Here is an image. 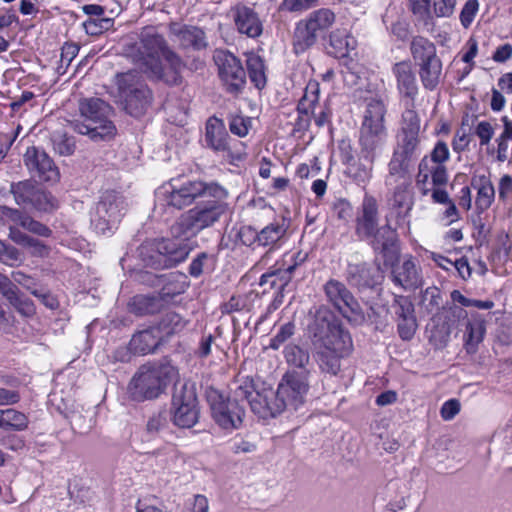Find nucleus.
Returning a JSON list of instances; mask_svg holds the SVG:
<instances>
[{
  "mask_svg": "<svg viewBox=\"0 0 512 512\" xmlns=\"http://www.w3.org/2000/svg\"><path fill=\"white\" fill-rule=\"evenodd\" d=\"M227 210V204L219 199H203L171 226L172 238L148 241L141 246L139 253L144 265L153 269H167L184 262L192 250L188 241L212 226Z\"/></svg>",
  "mask_w": 512,
  "mask_h": 512,
  "instance_id": "obj_1",
  "label": "nucleus"
},
{
  "mask_svg": "<svg viewBox=\"0 0 512 512\" xmlns=\"http://www.w3.org/2000/svg\"><path fill=\"white\" fill-rule=\"evenodd\" d=\"M309 313L312 320L308 324V332L319 368L322 372L337 375L340 359L349 355L353 348L350 333L325 305L314 307Z\"/></svg>",
  "mask_w": 512,
  "mask_h": 512,
  "instance_id": "obj_2",
  "label": "nucleus"
},
{
  "mask_svg": "<svg viewBox=\"0 0 512 512\" xmlns=\"http://www.w3.org/2000/svg\"><path fill=\"white\" fill-rule=\"evenodd\" d=\"M308 375V371H288L277 390L263 383L262 391H258V419L273 418L286 408L297 410L303 405L309 390Z\"/></svg>",
  "mask_w": 512,
  "mask_h": 512,
  "instance_id": "obj_3",
  "label": "nucleus"
},
{
  "mask_svg": "<svg viewBox=\"0 0 512 512\" xmlns=\"http://www.w3.org/2000/svg\"><path fill=\"white\" fill-rule=\"evenodd\" d=\"M237 382L239 385L234 391L235 398L233 400L217 389H210L207 392L212 417L220 427L226 430L237 429L243 422L245 411L240 401H247L251 409L254 410L253 394L256 391L254 378L243 375L241 371Z\"/></svg>",
  "mask_w": 512,
  "mask_h": 512,
  "instance_id": "obj_4",
  "label": "nucleus"
},
{
  "mask_svg": "<svg viewBox=\"0 0 512 512\" xmlns=\"http://www.w3.org/2000/svg\"><path fill=\"white\" fill-rule=\"evenodd\" d=\"M355 235L367 241L385 260H392L397 254L396 231L389 225L379 226L378 203L372 196L363 198L355 218Z\"/></svg>",
  "mask_w": 512,
  "mask_h": 512,
  "instance_id": "obj_5",
  "label": "nucleus"
},
{
  "mask_svg": "<svg viewBox=\"0 0 512 512\" xmlns=\"http://www.w3.org/2000/svg\"><path fill=\"white\" fill-rule=\"evenodd\" d=\"M226 194V190L216 183L173 178L157 189L156 204L182 209L198 199H207V196L221 198Z\"/></svg>",
  "mask_w": 512,
  "mask_h": 512,
  "instance_id": "obj_6",
  "label": "nucleus"
},
{
  "mask_svg": "<svg viewBox=\"0 0 512 512\" xmlns=\"http://www.w3.org/2000/svg\"><path fill=\"white\" fill-rule=\"evenodd\" d=\"M80 119L70 122L72 129L93 141L110 140L117 129L111 120L112 107L100 98H85L79 103Z\"/></svg>",
  "mask_w": 512,
  "mask_h": 512,
  "instance_id": "obj_7",
  "label": "nucleus"
},
{
  "mask_svg": "<svg viewBox=\"0 0 512 512\" xmlns=\"http://www.w3.org/2000/svg\"><path fill=\"white\" fill-rule=\"evenodd\" d=\"M177 375V369L169 364L144 365L131 379L128 392L135 401L155 399L164 392Z\"/></svg>",
  "mask_w": 512,
  "mask_h": 512,
  "instance_id": "obj_8",
  "label": "nucleus"
},
{
  "mask_svg": "<svg viewBox=\"0 0 512 512\" xmlns=\"http://www.w3.org/2000/svg\"><path fill=\"white\" fill-rule=\"evenodd\" d=\"M117 98L125 111L134 117L145 113L152 102V92L142 76L134 70L118 73L115 76Z\"/></svg>",
  "mask_w": 512,
  "mask_h": 512,
  "instance_id": "obj_9",
  "label": "nucleus"
},
{
  "mask_svg": "<svg viewBox=\"0 0 512 512\" xmlns=\"http://www.w3.org/2000/svg\"><path fill=\"white\" fill-rule=\"evenodd\" d=\"M125 198L114 190L103 192L90 213L91 226L96 233L112 234L125 215Z\"/></svg>",
  "mask_w": 512,
  "mask_h": 512,
  "instance_id": "obj_10",
  "label": "nucleus"
},
{
  "mask_svg": "<svg viewBox=\"0 0 512 512\" xmlns=\"http://www.w3.org/2000/svg\"><path fill=\"white\" fill-rule=\"evenodd\" d=\"M336 16L328 8L312 11L300 20L295 27L293 47L296 54L303 53L312 47L319 36L325 34L334 24Z\"/></svg>",
  "mask_w": 512,
  "mask_h": 512,
  "instance_id": "obj_11",
  "label": "nucleus"
},
{
  "mask_svg": "<svg viewBox=\"0 0 512 512\" xmlns=\"http://www.w3.org/2000/svg\"><path fill=\"white\" fill-rule=\"evenodd\" d=\"M420 153V137L396 134L392 156L388 163L386 184L391 185L398 179H404Z\"/></svg>",
  "mask_w": 512,
  "mask_h": 512,
  "instance_id": "obj_12",
  "label": "nucleus"
},
{
  "mask_svg": "<svg viewBox=\"0 0 512 512\" xmlns=\"http://www.w3.org/2000/svg\"><path fill=\"white\" fill-rule=\"evenodd\" d=\"M171 413L173 423L180 428H191L197 423L199 409L194 384L175 385Z\"/></svg>",
  "mask_w": 512,
  "mask_h": 512,
  "instance_id": "obj_13",
  "label": "nucleus"
},
{
  "mask_svg": "<svg viewBox=\"0 0 512 512\" xmlns=\"http://www.w3.org/2000/svg\"><path fill=\"white\" fill-rule=\"evenodd\" d=\"M167 45L162 35L152 29H146L142 32L140 41L135 47L134 61L145 67V71L150 76H159L161 75L159 56L162 55Z\"/></svg>",
  "mask_w": 512,
  "mask_h": 512,
  "instance_id": "obj_14",
  "label": "nucleus"
},
{
  "mask_svg": "<svg viewBox=\"0 0 512 512\" xmlns=\"http://www.w3.org/2000/svg\"><path fill=\"white\" fill-rule=\"evenodd\" d=\"M327 300L348 320L363 318V311L345 284L330 279L323 287Z\"/></svg>",
  "mask_w": 512,
  "mask_h": 512,
  "instance_id": "obj_15",
  "label": "nucleus"
},
{
  "mask_svg": "<svg viewBox=\"0 0 512 512\" xmlns=\"http://www.w3.org/2000/svg\"><path fill=\"white\" fill-rule=\"evenodd\" d=\"M213 58L227 91L239 92L246 83V73L239 60L226 50H216Z\"/></svg>",
  "mask_w": 512,
  "mask_h": 512,
  "instance_id": "obj_16",
  "label": "nucleus"
},
{
  "mask_svg": "<svg viewBox=\"0 0 512 512\" xmlns=\"http://www.w3.org/2000/svg\"><path fill=\"white\" fill-rule=\"evenodd\" d=\"M387 143V128L360 126L358 146L362 159L376 161L384 153Z\"/></svg>",
  "mask_w": 512,
  "mask_h": 512,
  "instance_id": "obj_17",
  "label": "nucleus"
},
{
  "mask_svg": "<svg viewBox=\"0 0 512 512\" xmlns=\"http://www.w3.org/2000/svg\"><path fill=\"white\" fill-rule=\"evenodd\" d=\"M23 160L32 175L41 181L56 182L60 177L54 161L43 149L35 146L27 148Z\"/></svg>",
  "mask_w": 512,
  "mask_h": 512,
  "instance_id": "obj_18",
  "label": "nucleus"
},
{
  "mask_svg": "<svg viewBox=\"0 0 512 512\" xmlns=\"http://www.w3.org/2000/svg\"><path fill=\"white\" fill-rule=\"evenodd\" d=\"M392 74L396 81V89L402 103L415 102L419 86L416 74L409 60L400 61L392 66Z\"/></svg>",
  "mask_w": 512,
  "mask_h": 512,
  "instance_id": "obj_19",
  "label": "nucleus"
},
{
  "mask_svg": "<svg viewBox=\"0 0 512 512\" xmlns=\"http://www.w3.org/2000/svg\"><path fill=\"white\" fill-rule=\"evenodd\" d=\"M169 32L181 49L199 51L208 46L206 34L200 27L173 22L169 25Z\"/></svg>",
  "mask_w": 512,
  "mask_h": 512,
  "instance_id": "obj_20",
  "label": "nucleus"
},
{
  "mask_svg": "<svg viewBox=\"0 0 512 512\" xmlns=\"http://www.w3.org/2000/svg\"><path fill=\"white\" fill-rule=\"evenodd\" d=\"M348 283L358 290L373 289L383 281L380 267L368 264H351L347 269Z\"/></svg>",
  "mask_w": 512,
  "mask_h": 512,
  "instance_id": "obj_21",
  "label": "nucleus"
},
{
  "mask_svg": "<svg viewBox=\"0 0 512 512\" xmlns=\"http://www.w3.org/2000/svg\"><path fill=\"white\" fill-rule=\"evenodd\" d=\"M319 93V83L317 81H309L297 106L298 118L295 122V129L297 131H305L309 127L310 115L315 114Z\"/></svg>",
  "mask_w": 512,
  "mask_h": 512,
  "instance_id": "obj_22",
  "label": "nucleus"
},
{
  "mask_svg": "<svg viewBox=\"0 0 512 512\" xmlns=\"http://www.w3.org/2000/svg\"><path fill=\"white\" fill-rule=\"evenodd\" d=\"M430 178L435 186L445 185L448 181L447 168L446 165L432 162L430 159L423 157L418 164L416 175V184L423 194H427L429 191L427 184Z\"/></svg>",
  "mask_w": 512,
  "mask_h": 512,
  "instance_id": "obj_23",
  "label": "nucleus"
},
{
  "mask_svg": "<svg viewBox=\"0 0 512 512\" xmlns=\"http://www.w3.org/2000/svg\"><path fill=\"white\" fill-rule=\"evenodd\" d=\"M0 293L19 314L25 317L35 314L33 301L24 296L12 280L2 273H0Z\"/></svg>",
  "mask_w": 512,
  "mask_h": 512,
  "instance_id": "obj_24",
  "label": "nucleus"
},
{
  "mask_svg": "<svg viewBox=\"0 0 512 512\" xmlns=\"http://www.w3.org/2000/svg\"><path fill=\"white\" fill-rule=\"evenodd\" d=\"M392 281L405 290L416 289L422 284V276L411 257L393 266Z\"/></svg>",
  "mask_w": 512,
  "mask_h": 512,
  "instance_id": "obj_25",
  "label": "nucleus"
},
{
  "mask_svg": "<svg viewBox=\"0 0 512 512\" xmlns=\"http://www.w3.org/2000/svg\"><path fill=\"white\" fill-rule=\"evenodd\" d=\"M486 333V319L483 314L471 312L466 322L464 346L468 353H475Z\"/></svg>",
  "mask_w": 512,
  "mask_h": 512,
  "instance_id": "obj_26",
  "label": "nucleus"
},
{
  "mask_svg": "<svg viewBox=\"0 0 512 512\" xmlns=\"http://www.w3.org/2000/svg\"><path fill=\"white\" fill-rule=\"evenodd\" d=\"M386 114L387 104L381 96L366 98L361 126L387 128Z\"/></svg>",
  "mask_w": 512,
  "mask_h": 512,
  "instance_id": "obj_27",
  "label": "nucleus"
},
{
  "mask_svg": "<svg viewBox=\"0 0 512 512\" xmlns=\"http://www.w3.org/2000/svg\"><path fill=\"white\" fill-rule=\"evenodd\" d=\"M162 341L161 335L155 327L140 331L133 335L129 348L136 354L146 355L153 353Z\"/></svg>",
  "mask_w": 512,
  "mask_h": 512,
  "instance_id": "obj_28",
  "label": "nucleus"
},
{
  "mask_svg": "<svg viewBox=\"0 0 512 512\" xmlns=\"http://www.w3.org/2000/svg\"><path fill=\"white\" fill-rule=\"evenodd\" d=\"M229 135L222 120L212 117L206 123L205 141L215 151L228 150Z\"/></svg>",
  "mask_w": 512,
  "mask_h": 512,
  "instance_id": "obj_29",
  "label": "nucleus"
},
{
  "mask_svg": "<svg viewBox=\"0 0 512 512\" xmlns=\"http://www.w3.org/2000/svg\"><path fill=\"white\" fill-rule=\"evenodd\" d=\"M161 56L164 58V60L168 64L169 68L164 69L161 66V75L152 76V77L157 80H162L169 85L179 84L181 82L180 72L184 66L182 59L168 45L165 48V50Z\"/></svg>",
  "mask_w": 512,
  "mask_h": 512,
  "instance_id": "obj_30",
  "label": "nucleus"
},
{
  "mask_svg": "<svg viewBox=\"0 0 512 512\" xmlns=\"http://www.w3.org/2000/svg\"><path fill=\"white\" fill-rule=\"evenodd\" d=\"M442 61L439 57L419 63V76L425 89L433 91L440 82Z\"/></svg>",
  "mask_w": 512,
  "mask_h": 512,
  "instance_id": "obj_31",
  "label": "nucleus"
},
{
  "mask_svg": "<svg viewBox=\"0 0 512 512\" xmlns=\"http://www.w3.org/2000/svg\"><path fill=\"white\" fill-rule=\"evenodd\" d=\"M355 40L345 30L337 29L330 34L328 53L335 58H344L354 49Z\"/></svg>",
  "mask_w": 512,
  "mask_h": 512,
  "instance_id": "obj_32",
  "label": "nucleus"
},
{
  "mask_svg": "<svg viewBox=\"0 0 512 512\" xmlns=\"http://www.w3.org/2000/svg\"><path fill=\"white\" fill-rule=\"evenodd\" d=\"M374 162L362 159L359 151L358 159H354L346 165V174L357 184H366L372 178Z\"/></svg>",
  "mask_w": 512,
  "mask_h": 512,
  "instance_id": "obj_33",
  "label": "nucleus"
},
{
  "mask_svg": "<svg viewBox=\"0 0 512 512\" xmlns=\"http://www.w3.org/2000/svg\"><path fill=\"white\" fill-rule=\"evenodd\" d=\"M410 52L416 63H423L437 58L436 46L423 36H414L410 43Z\"/></svg>",
  "mask_w": 512,
  "mask_h": 512,
  "instance_id": "obj_34",
  "label": "nucleus"
},
{
  "mask_svg": "<svg viewBox=\"0 0 512 512\" xmlns=\"http://www.w3.org/2000/svg\"><path fill=\"white\" fill-rule=\"evenodd\" d=\"M287 225L285 219L281 217L275 220L273 223L265 226L260 232H258V245L270 246L271 251L278 241L285 235Z\"/></svg>",
  "mask_w": 512,
  "mask_h": 512,
  "instance_id": "obj_35",
  "label": "nucleus"
},
{
  "mask_svg": "<svg viewBox=\"0 0 512 512\" xmlns=\"http://www.w3.org/2000/svg\"><path fill=\"white\" fill-rule=\"evenodd\" d=\"M472 184L477 189V196L475 200L476 208L479 212H484L494 201V186L486 176H480L478 180H473Z\"/></svg>",
  "mask_w": 512,
  "mask_h": 512,
  "instance_id": "obj_36",
  "label": "nucleus"
},
{
  "mask_svg": "<svg viewBox=\"0 0 512 512\" xmlns=\"http://www.w3.org/2000/svg\"><path fill=\"white\" fill-rule=\"evenodd\" d=\"M405 110L401 116L397 135L420 137V117L415 110V102L403 103Z\"/></svg>",
  "mask_w": 512,
  "mask_h": 512,
  "instance_id": "obj_37",
  "label": "nucleus"
},
{
  "mask_svg": "<svg viewBox=\"0 0 512 512\" xmlns=\"http://www.w3.org/2000/svg\"><path fill=\"white\" fill-rule=\"evenodd\" d=\"M162 306V298L156 295H136L130 301V310L140 316L157 313Z\"/></svg>",
  "mask_w": 512,
  "mask_h": 512,
  "instance_id": "obj_38",
  "label": "nucleus"
},
{
  "mask_svg": "<svg viewBox=\"0 0 512 512\" xmlns=\"http://www.w3.org/2000/svg\"><path fill=\"white\" fill-rule=\"evenodd\" d=\"M237 30L248 38L256 37V13L252 8L239 6L234 13Z\"/></svg>",
  "mask_w": 512,
  "mask_h": 512,
  "instance_id": "obj_39",
  "label": "nucleus"
},
{
  "mask_svg": "<svg viewBox=\"0 0 512 512\" xmlns=\"http://www.w3.org/2000/svg\"><path fill=\"white\" fill-rule=\"evenodd\" d=\"M188 321L180 314L169 311L166 312L160 319L158 326L155 327L157 332L163 338L164 336H171L173 334L180 333L187 325Z\"/></svg>",
  "mask_w": 512,
  "mask_h": 512,
  "instance_id": "obj_40",
  "label": "nucleus"
},
{
  "mask_svg": "<svg viewBox=\"0 0 512 512\" xmlns=\"http://www.w3.org/2000/svg\"><path fill=\"white\" fill-rule=\"evenodd\" d=\"M10 191L14 196L15 202L19 206L27 207L30 205L37 191V187L34 181L25 180L17 183H12L10 186Z\"/></svg>",
  "mask_w": 512,
  "mask_h": 512,
  "instance_id": "obj_41",
  "label": "nucleus"
},
{
  "mask_svg": "<svg viewBox=\"0 0 512 512\" xmlns=\"http://www.w3.org/2000/svg\"><path fill=\"white\" fill-rule=\"evenodd\" d=\"M28 425V418L22 412L14 409L1 410L0 428L24 430Z\"/></svg>",
  "mask_w": 512,
  "mask_h": 512,
  "instance_id": "obj_42",
  "label": "nucleus"
},
{
  "mask_svg": "<svg viewBox=\"0 0 512 512\" xmlns=\"http://www.w3.org/2000/svg\"><path fill=\"white\" fill-rule=\"evenodd\" d=\"M451 302L461 307H476L480 310H490L495 306L492 300H477L469 298L459 290H453L450 293Z\"/></svg>",
  "mask_w": 512,
  "mask_h": 512,
  "instance_id": "obj_43",
  "label": "nucleus"
},
{
  "mask_svg": "<svg viewBox=\"0 0 512 512\" xmlns=\"http://www.w3.org/2000/svg\"><path fill=\"white\" fill-rule=\"evenodd\" d=\"M284 356L289 366L300 369H305L310 361L309 351L298 346H287L284 351Z\"/></svg>",
  "mask_w": 512,
  "mask_h": 512,
  "instance_id": "obj_44",
  "label": "nucleus"
},
{
  "mask_svg": "<svg viewBox=\"0 0 512 512\" xmlns=\"http://www.w3.org/2000/svg\"><path fill=\"white\" fill-rule=\"evenodd\" d=\"M53 148L61 156H70L75 152L76 142L74 137L63 132H56L52 136Z\"/></svg>",
  "mask_w": 512,
  "mask_h": 512,
  "instance_id": "obj_45",
  "label": "nucleus"
},
{
  "mask_svg": "<svg viewBox=\"0 0 512 512\" xmlns=\"http://www.w3.org/2000/svg\"><path fill=\"white\" fill-rule=\"evenodd\" d=\"M392 308L396 315V321L406 319L408 317H415L414 305L406 296L395 295Z\"/></svg>",
  "mask_w": 512,
  "mask_h": 512,
  "instance_id": "obj_46",
  "label": "nucleus"
},
{
  "mask_svg": "<svg viewBox=\"0 0 512 512\" xmlns=\"http://www.w3.org/2000/svg\"><path fill=\"white\" fill-rule=\"evenodd\" d=\"M29 206L41 212H51L58 207L53 196L39 189H37Z\"/></svg>",
  "mask_w": 512,
  "mask_h": 512,
  "instance_id": "obj_47",
  "label": "nucleus"
},
{
  "mask_svg": "<svg viewBox=\"0 0 512 512\" xmlns=\"http://www.w3.org/2000/svg\"><path fill=\"white\" fill-rule=\"evenodd\" d=\"M412 13L425 25L432 23L431 0H409Z\"/></svg>",
  "mask_w": 512,
  "mask_h": 512,
  "instance_id": "obj_48",
  "label": "nucleus"
},
{
  "mask_svg": "<svg viewBox=\"0 0 512 512\" xmlns=\"http://www.w3.org/2000/svg\"><path fill=\"white\" fill-rule=\"evenodd\" d=\"M295 331V326L293 323L288 322L280 327L276 335L270 339V343L268 347L272 349H278L284 342H286L289 338L292 337ZM262 345L264 348H267V345L262 341Z\"/></svg>",
  "mask_w": 512,
  "mask_h": 512,
  "instance_id": "obj_49",
  "label": "nucleus"
},
{
  "mask_svg": "<svg viewBox=\"0 0 512 512\" xmlns=\"http://www.w3.org/2000/svg\"><path fill=\"white\" fill-rule=\"evenodd\" d=\"M457 0H432V18H448L453 15Z\"/></svg>",
  "mask_w": 512,
  "mask_h": 512,
  "instance_id": "obj_50",
  "label": "nucleus"
},
{
  "mask_svg": "<svg viewBox=\"0 0 512 512\" xmlns=\"http://www.w3.org/2000/svg\"><path fill=\"white\" fill-rule=\"evenodd\" d=\"M80 47L75 43H65L61 49L59 73H65L73 59L78 55Z\"/></svg>",
  "mask_w": 512,
  "mask_h": 512,
  "instance_id": "obj_51",
  "label": "nucleus"
},
{
  "mask_svg": "<svg viewBox=\"0 0 512 512\" xmlns=\"http://www.w3.org/2000/svg\"><path fill=\"white\" fill-rule=\"evenodd\" d=\"M418 324L415 317H408L397 321V330L399 337L404 341L411 340L417 330Z\"/></svg>",
  "mask_w": 512,
  "mask_h": 512,
  "instance_id": "obj_52",
  "label": "nucleus"
},
{
  "mask_svg": "<svg viewBox=\"0 0 512 512\" xmlns=\"http://www.w3.org/2000/svg\"><path fill=\"white\" fill-rule=\"evenodd\" d=\"M478 0H467L460 12V22L464 28H468L474 21L479 11Z\"/></svg>",
  "mask_w": 512,
  "mask_h": 512,
  "instance_id": "obj_53",
  "label": "nucleus"
},
{
  "mask_svg": "<svg viewBox=\"0 0 512 512\" xmlns=\"http://www.w3.org/2000/svg\"><path fill=\"white\" fill-rule=\"evenodd\" d=\"M474 133L479 138L480 146H487L494 137L495 128L490 122L483 120L476 123Z\"/></svg>",
  "mask_w": 512,
  "mask_h": 512,
  "instance_id": "obj_54",
  "label": "nucleus"
},
{
  "mask_svg": "<svg viewBox=\"0 0 512 512\" xmlns=\"http://www.w3.org/2000/svg\"><path fill=\"white\" fill-rule=\"evenodd\" d=\"M424 157L430 159L432 162L445 165L450 158L448 145L444 141H437L430 154Z\"/></svg>",
  "mask_w": 512,
  "mask_h": 512,
  "instance_id": "obj_55",
  "label": "nucleus"
},
{
  "mask_svg": "<svg viewBox=\"0 0 512 512\" xmlns=\"http://www.w3.org/2000/svg\"><path fill=\"white\" fill-rule=\"evenodd\" d=\"M393 202L397 207L406 208L407 210L411 209L412 202L407 184L402 183L397 185L394 191Z\"/></svg>",
  "mask_w": 512,
  "mask_h": 512,
  "instance_id": "obj_56",
  "label": "nucleus"
},
{
  "mask_svg": "<svg viewBox=\"0 0 512 512\" xmlns=\"http://www.w3.org/2000/svg\"><path fill=\"white\" fill-rule=\"evenodd\" d=\"M352 206L351 204L345 200V199H338L333 203L332 206V214L337 219L348 222L352 217Z\"/></svg>",
  "mask_w": 512,
  "mask_h": 512,
  "instance_id": "obj_57",
  "label": "nucleus"
},
{
  "mask_svg": "<svg viewBox=\"0 0 512 512\" xmlns=\"http://www.w3.org/2000/svg\"><path fill=\"white\" fill-rule=\"evenodd\" d=\"M252 126L251 118L243 116H233L230 120L229 127L230 131L239 136L243 137L248 133L249 128Z\"/></svg>",
  "mask_w": 512,
  "mask_h": 512,
  "instance_id": "obj_58",
  "label": "nucleus"
},
{
  "mask_svg": "<svg viewBox=\"0 0 512 512\" xmlns=\"http://www.w3.org/2000/svg\"><path fill=\"white\" fill-rule=\"evenodd\" d=\"M21 226L29 232L42 237H49L52 234V231L49 227L29 216H26V218L23 219Z\"/></svg>",
  "mask_w": 512,
  "mask_h": 512,
  "instance_id": "obj_59",
  "label": "nucleus"
},
{
  "mask_svg": "<svg viewBox=\"0 0 512 512\" xmlns=\"http://www.w3.org/2000/svg\"><path fill=\"white\" fill-rule=\"evenodd\" d=\"M209 503L204 495H195L192 500L186 502L185 507L179 512H208Z\"/></svg>",
  "mask_w": 512,
  "mask_h": 512,
  "instance_id": "obj_60",
  "label": "nucleus"
},
{
  "mask_svg": "<svg viewBox=\"0 0 512 512\" xmlns=\"http://www.w3.org/2000/svg\"><path fill=\"white\" fill-rule=\"evenodd\" d=\"M471 137L465 129H458L452 140V148L455 152L461 153L468 149Z\"/></svg>",
  "mask_w": 512,
  "mask_h": 512,
  "instance_id": "obj_61",
  "label": "nucleus"
},
{
  "mask_svg": "<svg viewBox=\"0 0 512 512\" xmlns=\"http://www.w3.org/2000/svg\"><path fill=\"white\" fill-rule=\"evenodd\" d=\"M0 260L9 266H14L22 261L21 254L18 249L13 246L4 245V251H1Z\"/></svg>",
  "mask_w": 512,
  "mask_h": 512,
  "instance_id": "obj_62",
  "label": "nucleus"
},
{
  "mask_svg": "<svg viewBox=\"0 0 512 512\" xmlns=\"http://www.w3.org/2000/svg\"><path fill=\"white\" fill-rule=\"evenodd\" d=\"M211 258V256L202 252L194 258L189 266V273L193 277H199L204 270L205 263Z\"/></svg>",
  "mask_w": 512,
  "mask_h": 512,
  "instance_id": "obj_63",
  "label": "nucleus"
},
{
  "mask_svg": "<svg viewBox=\"0 0 512 512\" xmlns=\"http://www.w3.org/2000/svg\"><path fill=\"white\" fill-rule=\"evenodd\" d=\"M460 411V403L456 399H450L441 407L440 414L441 417L446 420H452Z\"/></svg>",
  "mask_w": 512,
  "mask_h": 512,
  "instance_id": "obj_64",
  "label": "nucleus"
}]
</instances>
